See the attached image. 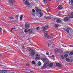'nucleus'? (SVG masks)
Here are the masks:
<instances>
[{
  "label": "nucleus",
  "instance_id": "32",
  "mask_svg": "<svg viewBox=\"0 0 73 73\" xmlns=\"http://www.w3.org/2000/svg\"><path fill=\"white\" fill-rule=\"evenodd\" d=\"M46 10L48 12H50V10H49V9H48V8H47L46 9Z\"/></svg>",
  "mask_w": 73,
  "mask_h": 73
},
{
  "label": "nucleus",
  "instance_id": "53",
  "mask_svg": "<svg viewBox=\"0 0 73 73\" xmlns=\"http://www.w3.org/2000/svg\"><path fill=\"white\" fill-rule=\"evenodd\" d=\"M1 70H0V72H1Z\"/></svg>",
  "mask_w": 73,
  "mask_h": 73
},
{
  "label": "nucleus",
  "instance_id": "28",
  "mask_svg": "<svg viewBox=\"0 0 73 73\" xmlns=\"http://www.w3.org/2000/svg\"><path fill=\"white\" fill-rule=\"evenodd\" d=\"M58 25L57 24H55V27L56 28H57V27H58Z\"/></svg>",
  "mask_w": 73,
  "mask_h": 73
},
{
  "label": "nucleus",
  "instance_id": "3",
  "mask_svg": "<svg viewBox=\"0 0 73 73\" xmlns=\"http://www.w3.org/2000/svg\"><path fill=\"white\" fill-rule=\"evenodd\" d=\"M67 29H66L65 28H64L63 29L65 31H66V32H67V33H69V31H72V29L71 28H70V27H67Z\"/></svg>",
  "mask_w": 73,
  "mask_h": 73
},
{
  "label": "nucleus",
  "instance_id": "37",
  "mask_svg": "<svg viewBox=\"0 0 73 73\" xmlns=\"http://www.w3.org/2000/svg\"><path fill=\"white\" fill-rule=\"evenodd\" d=\"M61 57L62 59L63 60L64 59V56L63 55H62L61 56Z\"/></svg>",
  "mask_w": 73,
  "mask_h": 73
},
{
  "label": "nucleus",
  "instance_id": "36",
  "mask_svg": "<svg viewBox=\"0 0 73 73\" xmlns=\"http://www.w3.org/2000/svg\"><path fill=\"white\" fill-rule=\"evenodd\" d=\"M19 17V15H17L15 16V18L17 19H18V18Z\"/></svg>",
  "mask_w": 73,
  "mask_h": 73
},
{
  "label": "nucleus",
  "instance_id": "46",
  "mask_svg": "<svg viewBox=\"0 0 73 73\" xmlns=\"http://www.w3.org/2000/svg\"><path fill=\"white\" fill-rule=\"evenodd\" d=\"M61 13L60 12L59 14H58V15H60V14Z\"/></svg>",
  "mask_w": 73,
  "mask_h": 73
},
{
  "label": "nucleus",
  "instance_id": "21",
  "mask_svg": "<svg viewBox=\"0 0 73 73\" xmlns=\"http://www.w3.org/2000/svg\"><path fill=\"white\" fill-rule=\"evenodd\" d=\"M46 66L44 65V66L42 67V69H46Z\"/></svg>",
  "mask_w": 73,
  "mask_h": 73
},
{
  "label": "nucleus",
  "instance_id": "52",
  "mask_svg": "<svg viewBox=\"0 0 73 73\" xmlns=\"http://www.w3.org/2000/svg\"><path fill=\"white\" fill-rule=\"evenodd\" d=\"M16 73H20V72H16Z\"/></svg>",
  "mask_w": 73,
  "mask_h": 73
},
{
  "label": "nucleus",
  "instance_id": "42",
  "mask_svg": "<svg viewBox=\"0 0 73 73\" xmlns=\"http://www.w3.org/2000/svg\"><path fill=\"white\" fill-rule=\"evenodd\" d=\"M0 31H3V29L2 28L0 27Z\"/></svg>",
  "mask_w": 73,
  "mask_h": 73
},
{
  "label": "nucleus",
  "instance_id": "15",
  "mask_svg": "<svg viewBox=\"0 0 73 73\" xmlns=\"http://www.w3.org/2000/svg\"><path fill=\"white\" fill-rule=\"evenodd\" d=\"M44 65H45V66H46V67H47V66H49V63L48 62H47V63H46V62H45L44 63Z\"/></svg>",
  "mask_w": 73,
  "mask_h": 73
},
{
  "label": "nucleus",
  "instance_id": "50",
  "mask_svg": "<svg viewBox=\"0 0 73 73\" xmlns=\"http://www.w3.org/2000/svg\"><path fill=\"white\" fill-rule=\"evenodd\" d=\"M25 0H23V1H25Z\"/></svg>",
  "mask_w": 73,
  "mask_h": 73
},
{
  "label": "nucleus",
  "instance_id": "44",
  "mask_svg": "<svg viewBox=\"0 0 73 73\" xmlns=\"http://www.w3.org/2000/svg\"><path fill=\"white\" fill-rule=\"evenodd\" d=\"M71 3H73V0H72L71 1Z\"/></svg>",
  "mask_w": 73,
  "mask_h": 73
},
{
  "label": "nucleus",
  "instance_id": "27",
  "mask_svg": "<svg viewBox=\"0 0 73 73\" xmlns=\"http://www.w3.org/2000/svg\"><path fill=\"white\" fill-rule=\"evenodd\" d=\"M66 60L68 62H70V59L68 58H66Z\"/></svg>",
  "mask_w": 73,
  "mask_h": 73
},
{
  "label": "nucleus",
  "instance_id": "31",
  "mask_svg": "<svg viewBox=\"0 0 73 73\" xmlns=\"http://www.w3.org/2000/svg\"><path fill=\"white\" fill-rule=\"evenodd\" d=\"M43 3L44 4H46V1H45V0L43 1Z\"/></svg>",
  "mask_w": 73,
  "mask_h": 73
},
{
  "label": "nucleus",
  "instance_id": "16",
  "mask_svg": "<svg viewBox=\"0 0 73 73\" xmlns=\"http://www.w3.org/2000/svg\"><path fill=\"white\" fill-rule=\"evenodd\" d=\"M56 65L57 66H58L59 67H61V64L58 63H56Z\"/></svg>",
  "mask_w": 73,
  "mask_h": 73
},
{
  "label": "nucleus",
  "instance_id": "35",
  "mask_svg": "<svg viewBox=\"0 0 73 73\" xmlns=\"http://www.w3.org/2000/svg\"><path fill=\"white\" fill-rule=\"evenodd\" d=\"M16 29L15 28H12L11 29V32H12V30H13V29Z\"/></svg>",
  "mask_w": 73,
  "mask_h": 73
},
{
  "label": "nucleus",
  "instance_id": "34",
  "mask_svg": "<svg viewBox=\"0 0 73 73\" xmlns=\"http://www.w3.org/2000/svg\"><path fill=\"white\" fill-rule=\"evenodd\" d=\"M46 54L47 55H49V52H48V51H47Z\"/></svg>",
  "mask_w": 73,
  "mask_h": 73
},
{
  "label": "nucleus",
  "instance_id": "11",
  "mask_svg": "<svg viewBox=\"0 0 73 73\" xmlns=\"http://www.w3.org/2000/svg\"><path fill=\"white\" fill-rule=\"evenodd\" d=\"M69 18H73V12L71 14L68 15Z\"/></svg>",
  "mask_w": 73,
  "mask_h": 73
},
{
  "label": "nucleus",
  "instance_id": "39",
  "mask_svg": "<svg viewBox=\"0 0 73 73\" xmlns=\"http://www.w3.org/2000/svg\"><path fill=\"white\" fill-rule=\"evenodd\" d=\"M32 11L33 13H35V10H34V9H32Z\"/></svg>",
  "mask_w": 73,
  "mask_h": 73
},
{
  "label": "nucleus",
  "instance_id": "14",
  "mask_svg": "<svg viewBox=\"0 0 73 73\" xmlns=\"http://www.w3.org/2000/svg\"><path fill=\"white\" fill-rule=\"evenodd\" d=\"M36 11L37 12V13H38L39 12H40V11H41V10L38 9V8H37V7H36Z\"/></svg>",
  "mask_w": 73,
  "mask_h": 73
},
{
  "label": "nucleus",
  "instance_id": "41",
  "mask_svg": "<svg viewBox=\"0 0 73 73\" xmlns=\"http://www.w3.org/2000/svg\"><path fill=\"white\" fill-rule=\"evenodd\" d=\"M51 57H53V58H54L55 56L54 55H52L51 56Z\"/></svg>",
  "mask_w": 73,
  "mask_h": 73
},
{
  "label": "nucleus",
  "instance_id": "8",
  "mask_svg": "<svg viewBox=\"0 0 73 73\" xmlns=\"http://www.w3.org/2000/svg\"><path fill=\"white\" fill-rule=\"evenodd\" d=\"M70 18L69 17V18L66 17L64 19V21L65 22L68 21H69L70 20Z\"/></svg>",
  "mask_w": 73,
  "mask_h": 73
},
{
  "label": "nucleus",
  "instance_id": "56",
  "mask_svg": "<svg viewBox=\"0 0 73 73\" xmlns=\"http://www.w3.org/2000/svg\"><path fill=\"white\" fill-rule=\"evenodd\" d=\"M1 56V54H0V56Z\"/></svg>",
  "mask_w": 73,
  "mask_h": 73
},
{
  "label": "nucleus",
  "instance_id": "40",
  "mask_svg": "<svg viewBox=\"0 0 73 73\" xmlns=\"http://www.w3.org/2000/svg\"><path fill=\"white\" fill-rule=\"evenodd\" d=\"M9 19H13V17H9Z\"/></svg>",
  "mask_w": 73,
  "mask_h": 73
},
{
  "label": "nucleus",
  "instance_id": "26",
  "mask_svg": "<svg viewBox=\"0 0 73 73\" xmlns=\"http://www.w3.org/2000/svg\"><path fill=\"white\" fill-rule=\"evenodd\" d=\"M23 15H21V17H20V20H21L23 19Z\"/></svg>",
  "mask_w": 73,
  "mask_h": 73
},
{
  "label": "nucleus",
  "instance_id": "10",
  "mask_svg": "<svg viewBox=\"0 0 73 73\" xmlns=\"http://www.w3.org/2000/svg\"><path fill=\"white\" fill-rule=\"evenodd\" d=\"M33 29H29V34H31V33H33Z\"/></svg>",
  "mask_w": 73,
  "mask_h": 73
},
{
  "label": "nucleus",
  "instance_id": "51",
  "mask_svg": "<svg viewBox=\"0 0 73 73\" xmlns=\"http://www.w3.org/2000/svg\"><path fill=\"white\" fill-rule=\"evenodd\" d=\"M51 1V0H49L48 1Z\"/></svg>",
  "mask_w": 73,
  "mask_h": 73
},
{
  "label": "nucleus",
  "instance_id": "5",
  "mask_svg": "<svg viewBox=\"0 0 73 73\" xmlns=\"http://www.w3.org/2000/svg\"><path fill=\"white\" fill-rule=\"evenodd\" d=\"M48 26H45L44 27H42V32H44L45 30H46L48 29Z\"/></svg>",
  "mask_w": 73,
  "mask_h": 73
},
{
  "label": "nucleus",
  "instance_id": "24",
  "mask_svg": "<svg viewBox=\"0 0 73 73\" xmlns=\"http://www.w3.org/2000/svg\"><path fill=\"white\" fill-rule=\"evenodd\" d=\"M36 30L38 31H40V30L41 29V28H40V27L38 26L37 28H36Z\"/></svg>",
  "mask_w": 73,
  "mask_h": 73
},
{
  "label": "nucleus",
  "instance_id": "9",
  "mask_svg": "<svg viewBox=\"0 0 73 73\" xmlns=\"http://www.w3.org/2000/svg\"><path fill=\"white\" fill-rule=\"evenodd\" d=\"M9 2L11 7H13V2H12V1L11 0H10Z\"/></svg>",
  "mask_w": 73,
  "mask_h": 73
},
{
  "label": "nucleus",
  "instance_id": "30",
  "mask_svg": "<svg viewBox=\"0 0 73 73\" xmlns=\"http://www.w3.org/2000/svg\"><path fill=\"white\" fill-rule=\"evenodd\" d=\"M38 66H40L41 65V62H39L38 63Z\"/></svg>",
  "mask_w": 73,
  "mask_h": 73
},
{
  "label": "nucleus",
  "instance_id": "48",
  "mask_svg": "<svg viewBox=\"0 0 73 73\" xmlns=\"http://www.w3.org/2000/svg\"><path fill=\"white\" fill-rule=\"evenodd\" d=\"M30 73H33L34 72H33V71H30Z\"/></svg>",
  "mask_w": 73,
  "mask_h": 73
},
{
  "label": "nucleus",
  "instance_id": "38",
  "mask_svg": "<svg viewBox=\"0 0 73 73\" xmlns=\"http://www.w3.org/2000/svg\"><path fill=\"white\" fill-rule=\"evenodd\" d=\"M22 48L23 50H25V47H24L23 46H22Z\"/></svg>",
  "mask_w": 73,
  "mask_h": 73
},
{
  "label": "nucleus",
  "instance_id": "13",
  "mask_svg": "<svg viewBox=\"0 0 73 73\" xmlns=\"http://www.w3.org/2000/svg\"><path fill=\"white\" fill-rule=\"evenodd\" d=\"M58 9L59 10H61L62 9V6L61 5H59L58 7Z\"/></svg>",
  "mask_w": 73,
  "mask_h": 73
},
{
  "label": "nucleus",
  "instance_id": "55",
  "mask_svg": "<svg viewBox=\"0 0 73 73\" xmlns=\"http://www.w3.org/2000/svg\"><path fill=\"white\" fill-rule=\"evenodd\" d=\"M13 1V2H15V1Z\"/></svg>",
  "mask_w": 73,
  "mask_h": 73
},
{
  "label": "nucleus",
  "instance_id": "20",
  "mask_svg": "<svg viewBox=\"0 0 73 73\" xmlns=\"http://www.w3.org/2000/svg\"><path fill=\"white\" fill-rule=\"evenodd\" d=\"M39 14H40V17H42L43 16V13L42 12H39Z\"/></svg>",
  "mask_w": 73,
  "mask_h": 73
},
{
  "label": "nucleus",
  "instance_id": "23",
  "mask_svg": "<svg viewBox=\"0 0 73 73\" xmlns=\"http://www.w3.org/2000/svg\"><path fill=\"white\" fill-rule=\"evenodd\" d=\"M32 64H34V65H35V66H36V64L35 63V61H32Z\"/></svg>",
  "mask_w": 73,
  "mask_h": 73
},
{
  "label": "nucleus",
  "instance_id": "54",
  "mask_svg": "<svg viewBox=\"0 0 73 73\" xmlns=\"http://www.w3.org/2000/svg\"><path fill=\"white\" fill-rule=\"evenodd\" d=\"M52 41H54V40H52Z\"/></svg>",
  "mask_w": 73,
  "mask_h": 73
},
{
  "label": "nucleus",
  "instance_id": "45",
  "mask_svg": "<svg viewBox=\"0 0 73 73\" xmlns=\"http://www.w3.org/2000/svg\"><path fill=\"white\" fill-rule=\"evenodd\" d=\"M3 73H7V71H5L3 72Z\"/></svg>",
  "mask_w": 73,
  "mask_h": 73
},
{
  "label": "nucleus",
  "instance_id": "6",
  "mask_svg": "<svg viewBox=\"0 0 73 73\" xmlns=\"http://www.w3.org/2000/svg\"><path fill=\"white\" fill-rule=\"evenodd\" d=\"M42 60L43 62H48V61H49V60H48V59L44 57L42 58Z\"/></svg>",
  "mask_w": 73,
  "mask_h": 73
},
{
  "label": "nucleus",
  "instance_id": "2",
  "mask_svg": "<svg viewBox=\"0 0 73 73\" xmlns=\"http://www.w3.org/2000/svg\"><path fill=\"white\" fill-rule=\"evenodd\" d=\"M53 19L54 20H56V22H57V23H61V19L60 18H54Z\"/></svg>",
  "mask_w": 73,
  "mask_h": 73
},
{
  "label": "nucleus",
  "instance_id": "33",
  "mask_svg": "<svg viewBox=\"0 0 73 73\" xmlns=\"http://www.w3.org/2000/svg\"><path fill=\"white\" fill-rule=\"evenodd\" d=\"M64 57H65V58H66V57H68V54H66L64 55Z\"/></svg>",
  "mask_w": 73,
  "mask_h": 73
},
{
  "label": "nucleus",
  "instance_id": "29",
  "mask_svg": "<svg viewBox=\"0 0 73 73\" xmlns=\"http://www.w3.org/2000/svg\"><path fill=\"white\" fill-rule=\"evenodd\" d=\"M69 54L70 56H72V55L73 54V53L72 52H71Z\"/></svg>",
  "mask_w": 73,
  "mask_h": 73
},
{
  "label": "nucleus",
  "instance_id": "4",
  "mask_svg": "<svg viewBox=\"0 0 73 73\" xmlns=\"http://www.w3.org/2000/svg\"><path fill=\"white\" fill-rule=\"evenodd\" d=\"M35 57L36 58H35V60L36 61H37V60L38 59H40L41 56H40L38 54H36L35 55Z\"/></svg>",
  "mask_w": 73,
  "mask_h": 73
},
{
  "label": "nucleus",
  "instance_id": "18",
  "mask_svg": "<svg viewBox=\"0 0 73 73\" xmlns=\"http://www.w3.org/2000/svg\"><path fill=\"white\" fill-rule=\"evenodd\" d=\"M49 67L50 68H52L53 66V64L52 63H50L49 65Z\"/></svg>",
  "mask_w": 73,
  "mask_h": 73
},
{
  "label": "nucleus",
  "instance_id": "12",
  "mask_svg": "<svg viewBox=\"0 0 73 73\" xmlns=\"http://www.w3.org/2000/svg\"><path fill=\"white\" fill-rule=\"evenodd\" d=\"M29 24L28 23H26L25 24V28H29Z\"/></svg>",
  "mask_w": 73,
  "mask_h": 73
},
{
  "label": "nucleus",
  "instance_id": "19",
  "mask_svg": "<svg viewBox=\"0 0 73 73\" xmlns=\"http://www.w3.org/2000/svg\"><path fill=\"white\" fill-rule=\"evenodd\" d=\"M25 3L26 5H29V2H28L27 1H26L25 2Z\"/></svg>",
  "mask_w": 73,
  "mask_h": 73
},
{
  "label": "nucleus",
  "instance_id": "7",
  "mask_svg": "<svg viewBox=\"0 0 73 73\" xmlns=\"http://www.w3.org/2000/svg\"><path fill=\"white\" fill-rule=\"evenodd\" d=\"M43 18L44 19H47V20H50L52 19L51 17H44Z\"/></svg>",
  "mask_w": 73,
  "mask_h": 73
},
{
  "label": "nucleus",
  "instance_id": "43",
  "mask_svg": "<svg viewBox=\"0 0 73 73\" xmlns=\"http://www.w3.org/2000/svg\"><path fill=\"white\" fill-rule=\"evenodd\" d=\"M60 51H61V52H62L63 50L61 49L60 50Z\"/></svg>",
  "mask_w": 73,
  "mask_h": 73
},
{
  "label": "nucleus",
  "instance_id": "49",
  "mask_svg": "<svg viewBox=\"0 0 73 73\" xmlns=\"http://www.w3.org/2000/svg\"><path fill=\"white\" fill-rule=\"evenodd\" d=\"M69 4H70V3L69 2H68Z\"/></svg>",
  "mask_w": 73,
  "mask_h": 73
},
{
  "label": "nucleus",
  "instance_id": "25",
  "mask_svg": "<svg viewBox=\"0 0 73 73\" xmlns=\"http://www.w3.org/2000/svg\"><path fill=\"white\" fill-rule=\"evenodd\" d=\"M28 31H29L28 30V29H27L24 30V32H25V33H27V32H28Z\"/></svg>",
  "mask_w": 73,
  "mask_h": 73
},
{
  "label": "nucleus",
  "instance_id": "17",
  "mask_svg": "<svg viewBox=\"0 0 73 73\" xmlns=\"http://www.w3.org/2000/svg\"><path fill=\"white\" fill-rule=\"evenodd\" d=\"M50 36H49L48 37H47V38H49L50 39H52V38H53V35H50Z\"/></svg>",
  "mask_w": 73,
  "mask_h": 73
},
{
  "label": "nucleus",
  "instance_id": "1",
  "mask_svg": "<svg viewBox=\"0 0 73 73\" xmlns=\"http://www.w3.org/2000/svg\"><path fill=\"white\" fill-rule=\"evenodd\" d=\"M27 49L29 51H32L31 53L30 54V56L31 57H33L36 54V52L35 51V49H33V48L31 47H27Z\"/></svg>",
  "mask_w": 73,
  "mask_h": 73
},
{
  "label": "nucleus",
  "instance_id": "22",
  "mask_svg": "<svg viewBox=\"0 0 73 73\" xmlns=\"http://www.w3.org/2000/svg\"><path fill=\"white\" fill-rule=\"evenodd\" d=\"M44 36L46 37V36L48 35V31H45L44 33Z\"/></svg>",
  "mask_w": 73,
  "mask_h": 73
},
{
  "label": "nucleus",
  "instance_id": "47",
  "mask_svg": "<svg viewBox=\"0 0 73 73\" xmlns=\"http://www.w3.org/2000/svg\"><path fill=\"white\" fill-rule=\"evenodd\" d=\"M48 46H50V44L49 43L48 44Z\"/></svg>",
  "mask_w": 73,
  "mask_h": 73
}]
</instances>
